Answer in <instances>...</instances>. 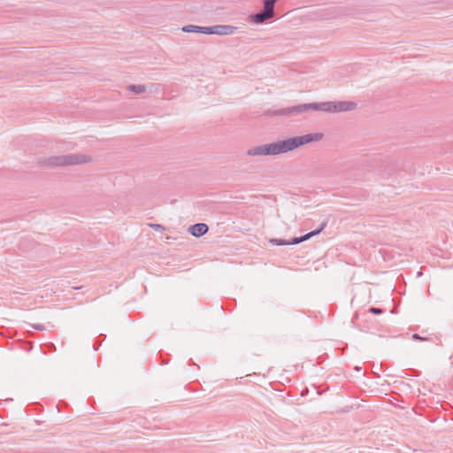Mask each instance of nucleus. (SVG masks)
<instances>
[{"mask_svg": "<svg viewBox=\"0 0 453 453\" xmlns=\"http://www.w3.org/2000/svg\"><path fill=\"white\" fill-rule=\"evenodd\" d=\"M323 138V133H310L289 137L271 143L251 146L246 150V155L248 157L278 156L293 151L309 143L319 142Z\"/></svg>", "mask_w": 453, "mask_h": 453, "instance_id": "f257e3e1", "label": "nucleus"}, {"mask_svg": "<svg viewBox=\"0 0 453 453\" xmlns=\"http://www.w3.org/2000/svg\"><path fill=\"white\" fill-rule=\"evenodd\" d=\"M357 109V104L352 101L310 103L280 110V115H298L307 111H321L325 112H347Z\"/></svg>", "mask_w": 453, "mask_h": 453, "instance_id": "f03ea898", "label": "nucleus"}, {"mask_svg": "<svg viewBox=\"0 0 453 453\" xmlns=\"http://www.w3.org/2000/svg\"><path fill=\"white\" fill-rule=\"evenodd\" d=\"M91 161L92 157L90 155L74 153L45 157L42 159V164L47 167H58L88 164Z\"/></svg>", "mask_w": 453, "mask_h": 453, "instance_id": "7ed1b4c3", "label": "nucleus"}, {"mask_svg": "<svg viewBox=\"0 0 453 453\" xmlns=\"http://www.w3.org/2000/svg\"><path fill=\"white\" fill-rule=\"evenodd\" d=\"M278 0H263V10L250 16V20L255 24H263L273 19L275 15L274 4Z\"/></svg>", "mask_w": 453, "mask_h": 453, "instance_id": "20e7f679", "label": "nucleus"}, {"mask_svg": "<svg viewBox=\"0 0 453 453\" xmlns=\"http://www.w3.org/2000/svg\"><path fill=\"white\" fill-rule=\"evenodd\" d=\"M326 223H322L321 226L317 229V230H314V231H311L301 237H295L293 238L291 241H285V240H281V239H271L270 240V242L274 244V245H291V244H298L300 242H305L307 240H309L311 237L312 236H315L317 234H319L323 229L324 227L326 226Z\"/></svg>", "mask_w": 453, "mask_h": 453, "instance_id": "39448f33", "label": "nucleus"}, {"mask_svg": "<svg viewBox=\"0 0 453 453\" xmlns=\"http://www.w3.org/2000/svg\"><path fill=\"white\" fill-rule=\"evenodd\" d=\"M237 30V27L230 25L215 26L214 33L218 35H230Z\"/></svg>", "mask_w": 453, "mask_h": 453, "instance_id": "423d86ee", "label": "nucleus"}, {"mask_svg": "<svg viewBox=\"0 0 453 453\" xmlns=\"http://www.w3.org/2000/svg\"><path fill=\"white\" fill-rule=\"evenodd\" d=\"M208 226L204 223H196L189 228L191 234L196 237L203 236L208 232Z\"/></svg>", "mask_w": 453, "mask_h": 453, "instance_id": "0eeeda50", "label": "nucleus"}, {"mask_svg": "<svg viewBox=\"0 0 453 453\" xmlns=\"http://www.w3.org/2000/svg\"><path fill=\"white\" fill-rule=\"evenodd\" d=\"M127 89L134 94L144 93L147 89L145 85H129Z\"/></svg>", "mask_w": 453, "mask_h": 453, "instance_id": "6e6552de", "label": "nucleus"}, {"mask_svg": "<svg viewBox=\"0 0 453 453\" xmlns=\"http://www.w3.org/2000/svg\"><path fill=\"white\" fill-rule=\"evenodd\" d=\"M181 30L185 33H200V26L187 25L182 27Z\"/></svg>", "mask_w": 453, "mask_h": 453, "instance_id": "1a4fd4ad", "label": "nucleus"}, {"mask_svg": "<svg viewBox=\"0 0 453 453\" xmlns=\"http://www.w3.org/2000/svg\"><path fill=\"white\" fill-rule=\"evenodd\" d=\"M215 26L212 27H200V33L205 35H215L214 33Z\"/></svg>", "mask_w": 453, "mask_h": 453, "instance_id": "9d476101", "label": "nucleus"}, {"mask_svg": "<svg viewBox=\"0 0 453 453\" xmlns=\"http://www.w3.org/2000/svg\"><path fill=\"white\" fill-rule=\"evenodd\" d=\"M149 226L156 231H164L165 229L162 225L159 224H150Z\"/></svg>", "mask_w": 453, "mask_h": 453, "instance_id": "9b49d317", "label": "nucleus"}, {"mask_svg": "<svg viewBox=\"0 0 453 453\" xmlns=\"http://www.w3.org/2000/svg\"><path fill=\"white\" fill-rule=\"evenodd\" d=\"M370 311H371L372 313H373V314H381V313H382V311H381L380 309H379V308H374V307L371 308V309H370Z\"/></svg>", "mask_w": 453, "mask_h": 453, "instance_id": "f8f14e48", "label": "nucleus"}, {"mask_svg": "<svg viewBox=\"0 0 453 453\" xmlns=\"http://www.w3.org/2000/svg\"><path fill=\"white\" fill-rule=\"evenodd\" d=\"M35 328H36L38 330H42L43 326H35Z\"/></svg>", "mask_w": 453, "mask_h": 453, "instance_id": "ddd939ff", "label": "nucleus"}, {"mask_svg": "<svg viewBox=\"0 0 453 453\" xmlns=\"http://www.w3.org/2000/svg\"><path fill=\"white\" fill-rule=\"evenodd\" d=\"M413 338H414V339H421V338H420L418 334H413Z\"/></svg>", "mask_w": 453, "mask_h": 453, "instance_id": "4468645a", "label": "nucleus"}]
</instances>
